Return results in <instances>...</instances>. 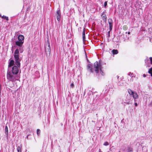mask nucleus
<instances>
[{"label": "nucleus", "mask_w": 152, "mask_h": 152, "mask_svg": "<svg viewBox=\"0 0 152 152\" xmlns=\"http://www.w3.org/2000/svg\"><path fill=\"white\" fill-rule=\"evenodd\" d=\"M149 105L152 107V101H151V102L150 103V104H149Z\"/></svg>", "instance_id": "cd10ccee"}, {"label": "nucleus", "mask_w": 152, "mask_h": 152, "mask_svg": "<svg viewBox=\"0 0 152 152\" xmlns=\"http://www.w3.org/2000/svg\"><path fill=\"white\" fill-rule=\"evenodd\" d=\"M128 92L129 94V95L130 96H132L134 99V102H135L136 101V99L138 98V96L137 93L133 92L132 90L130 89H128Z\"/></svg>", "instance_id": "423d86ee"}, {"label": "nucleus", "mask_w": 152, "mask_h": 152, "mask_svg": "<svg viewBox=\"0 0 152 152\" xmlns=\"http://www.w3.org/2000/svg\"><path fill=\"white\" fill-rule=\"evenodd\" d=\"M103 145L105 146H107L109 145V143L108 142H106L104 143Z\"/></svg>", "instance_id": "412c9836"}, {"label": "nucleus", "mask_w": 152, "mask_h": 152, "mask_svg": "<svg viewBox=\"0 0 152 152\" xmlns=\"http://www.w3.org/2000/svg\"><path fill=\"white\" fill-rule=\"evenodd\" d=\"M128 75L129 76H130L131 77H133V76H132V73H128Z\"/></svg>", "instance_id": "b1692460"}, {"label": "nucleus", "mask_w": 152, "mask_h": 152, "mask_svg": "<svg viewBox=\"0 0 152 152\" xmlns=\"http://www.w3.org/2000/svg\"><path fill=\"white\" fill-rule=\"evenodd\" d=\"M148 72L151 74V76H152V68H151L149 69Z\"/></svg>", "instance_id": "f3484780"}, {"label": "nucleus", "mask_w": 152, "mask_h": 152, "mask_svg": "<svg viewBox=\"0 0 152 152\" xmlns=\"http://www.w3.org/2000/svg\"><path fill=\"white\" fill-rule=\"evenodd\" d=\"M88 70L91 72H93V69L92 66L90 64H88L87 65Z\"/></svg>", "instance_id": "9b49d317"}, {"label": "nucleus", "mask_w": 152, "mask_h": 152, "mask_svg": "<svg viewBox=\"0 0 152 152\" xmlns=\"http://www.w3.org/2000/svg\"><path fill=\"white\" fill-rule=\"evenodd\" d=\"M136 102V101L135 102H134V105L135 106H137L138 104Z\"/></svg>", "instance_id": "bb28decb"}, {"label": "nucleus", "mask_w": 152, "mask_h": 152, "mask_svg": "<svg viewBox=\"0 0 152 152\" xmlns=\"http://www.w3.org/2000/svg\"><path fill=\"white\" fill-rule=\"evenodd\" d=\"M99 152H102V151H101V150L100 149H99Z\"/></svg>", "instance_id": "c756f323"}, {"label": "nucleus", "mask_w": 152, "mask_h": 152, "mask_svg": "<svg viewBox=\"0 0 152 152\" xmlns=\"http://www.w3.org/2000/svg\"><path fill=\"white\" fill-rule=\"evenodd\" d=\"M107 1H106L104 3V7L106 8V7L107 6Z\"/></svg>", "instance_id": "4be33fe9"}, {"label": "nucleus", "mask_w": 152, "mask_h": 152, "mask_svg": "<svg viewBox=\"0 0 152 152\" xmlns=\"http://www.w3.org/2000/svg\"><path fill=\"white\" fill-rule=\"evenodd\" d=\"M104 12L102 14V19L103 20H106V17L105 14H104Z\"/></svg>", "instance_id": "2eb2a0df"}, {"label": "nucleus", "mask_w": 152, "mask_h": 152, "mask_svg": "<svg viewBox=\"0 0 152 152\" xmlns=\"http://www.w3.org/2000/svg\"><path fill=\"white\" fill-rule=\"evenodd\" d=\"M108 37H110V31H109V32H108Z\"/></svg>", "instance_id": "c85d7f7f"}, {"label": "nucleus", "mask_w": 152, "mask_h": 152, "mask_svg": "<svg viewBox=\"0 0 152 152\" xmlns=\"http://www.w3.org/2000/svg\"><path fill=\"white\" fill-rule=\"evenodd\" d=\"M85 28H84L83 31V41H85Z\"/></svg>", "instance_id": "ddd939ff"}, {"label": "nucleus", "mask_w": 152, "mask_h": 152, "mask_svg": "<svg viewBox=\"0 0 152 152\" xmlns=\"http://www.w3.org/2000/svg\"><path fill=\"white\" fill-rule=\"evenodd\" d=\"M70 87L72 88H73L74 86V84H73V83H72L71 85H70Z\"/></svg>", "instance_id": "393cba45"}, {"label": "nucleus", "mask_w": 152, "mask_h": 152, "mask_svg": "<svg viewBox=\"0 0 152 152\" xmlns=\"http://www.w3.org/2000/svg\"><path fill=\"white\" fill-rule=\"evenodd\" d=\"M37 132L38 135H39V134L40 133V130L39 129H37Z\"/></svg>", "instance_id": "5701e85b"}, {"label": "nucleus", "mask_w": 152, "mask_h": 152, "mask_svg": "<svg viewBox=\"0 0 152 152\" xmlns=\"http://www.w3.org/2000/svg\"><path fill=\"white\" fill-rule=\"evenodd\" d=\"M94 67L95 72L96 73H97L100 70V73L102 74L103 72L102 70L101 65L98 61H96L94 64Z\"/></svg>", "instance_id": "f03ea898"}, {"label": "nucleus", "mask_w": 152, "mask_h": 152, "mask_svg": "<svg viewBox=\"0 0 152 152\" xmlns=\"http://www.w3.org/2000/svg\"><path fill=\"white\" fill-rule=\"evenodd\" d=\"M149 59H150V60L151 61V64H152V57H150L149 58Z\"/></svg>", "instance_id": "a878e982"}, {"label": "nucleus", "mask_w": 152, "mask_h": 152, "mask_svg": "<svg viewBox=\"0 0 152 152\" xmlns=\"http://www.w3.org/2000/svg\"><path fill=\"white\" fill-rule=\"evenodd\" d=\"M16 65L17 66V65ZM20 67V66L19 67L18 66H13L12 69V72L13 74L14 75L17 74L19 72L18 68Z\"/></svg>", "instance_id": "6e6552de"}, {"label": "nucleus", "mask_w": 152, "mask_h": 152, "mask_svg": "<svg viewBox=\"0 0 152 152\" xmlns=\"http://www.w3.org/2000/svg\"><path fill=\"white\" fill-rule=\"evenodd\" d=\"M12 73L10 72H7V78L10 81L12 82L15 81L16 80V77Z\"/></svg>", "instance_id": "7ed1b4c3"}, {"label": "nucleus", "mask_w": 152, "mask_h": 152, "mask_svg": "<svg viewBox=\"0 0 152 152\" xmlns=\"http://www.w3.org/2000/svg\"><path fill=\"white\" fill-rule=\"evenodd\" d=\"M108 20L109 25V28L110 31H111L112 29L113 21L111 19H109Z\"/></svg>", "instance_id": "9d476101"}, {"label": "nucleus", "mask_w": 152, "mask_h": 152, "mask_svg": "<svg viewBox=\"0 0 152 152\" xmlns=\"http://www.w3.org/2000/svg\"><path fill=\"white\" fill-rule=\"evenodd\" d=\"M14 64V61L13 60H11L10 61L9 63V64L8 65V66L9 67H11V66H13Z\"/></svg>", "instance_id": "f8f14e48"}, {"label": "nucleus", "mask_w": 152, "mask_h": 152, "mask_svg": "<svg viewBox=\"0 0 152 152\" xmlns=\"http://www.w3.org/2000/svg\"><path fill=\"white\" fill-rule=\"evenodd\" d=\"M2 18L3 19H4L7 20H8V18L6 16L3 15L2 17Z\"/></svg>", "instance_id": "a211bd4d"}, {"label": "nucleus", "mask_w": 152, "mask_h": 152, "mask_svg": "<svg viewBox=\"0 0 152 152\" xmlns=\"http://www.w3.org/2000/svg\"><path fill=\"white\" fill-rule=\"evenodd\" d=\"M5 133L7 137L8 135V127L7 126H6L5 127Z\"/></svg>", "instance_id": "dca6fc26"}, {"label": "nucleus", "mask_w": 152, "mask_h": 152, "mask_svg": "<svg viewBox=\"0 0 152 152\" xmlns=\"http://www.w3.org/2000/svg\"><path fill=\"white\" fill-rule=\"evenodd\" d=\"M143 76L145 77H146V75H145L144 74L143 75Z\"/></svg>", "instance_id": "2f4dec72"}, {"label": "nucleus", "mask_w": 152, "mask_h": 152, "mask_svg": "<svg viewBox=\"0 0 152 152\" xmlns=\"http://www.w3.org/2000/svg\"><path fill=\"white\" fill-rule=\"evenodd\" d=\"M21 152V150L20 151H19V152Z\"/></svg>", "instance_id": "72a5a7b5"}, {"label": "nucleus", "mask_w": 152, "mask_h": 152, "mask_svg": "<svg viewBox=\"0 0 152 152\" xmlns=\"http://www.w3.org/2000/svg\"><path fill=\"white\" fill-rule=\"evenodd\" d=\"M56 15L57 18V20L59 21L60 19V10H58L56 14Z\"/></svg>", "instance_id": "1a4fd4ad"}, {"label": "nucleus", "mask_w": 152, "mask_h": 152, "mask_svg": "<svg viewBox=\"0 0 152 152\" xmlns=\"http://www.w3.org/2000/svg\"><path fill=\"white\" fill-rule=\"evenodd\" d=\"M17 150L18 152H19V151H20L21 150V146H19L17 148Z\"/></svg>", "instance_id": "6ab92c4d"}, {"label": "nucleus", "mask_w": 152, "mask_h": 152, "mask_svg": "<svg viewBox=\"0 0 152 152\" xmlns=\"http://www.w3.org/2000/svg\"><path fill=\"white\" fill-rule=\"evenodd\" d=\"M18 41L15 42V44L18 46L23 45L24 42V37L22 35H19L18 37Z\"/></svg>", "instance_id": "39448f33"}, {"label": "nucleus", "mask_w": 152, "mask_h": 152, "mask_svg": "<svg viewBox=\"0 0 152 152\" xmlns=\"http://www.w3.org/2000/svg\"><path fill=\"white\" fill-rule=\"evenodd\" d=\"M132 97L130 95H127L124 99H123V101L124 103L128 104L130 103L131 102L132 100Z\"/></svg>", "instance_id": "0eeeda50"}, {"label": "nucleus", "mask_w": 152, "mask_h": 152, "mask_svg": "<svg viewBox=\"0 0 152 152\" xmlns=\"http://www.w3.org/2000/svg\"><path fill=\"white\" fill-rule=\"evenodd\" d=\"M0 16L2 18V16L1 15H0Z\"/></svg>", "instance_id": "473e14b6"}, {"label": "nucleus", "mask_w": 152, "mask_h": 152, "mask_svg": "<svg viewBox=\"0 0 152 152\" xmlns=\"http://www.w3.org/2000/svg\"><path fill=\"white\" fill-rule=\"evenodd\" d=\"M123 28L124 30H126L127 29L128 27L124 25V26H123Z\"/></svg>", "instance_id": "aec40b11"}, {"label": "nucleus", "mask_w": 152, "mask_h": 152, "mask_svg": "<svg viewBox=\"0 0 152 152\" xmlns=\"http://www.w3.org/2000/svg\"><path fill=\"white\" fill-rule=\"evenodd\" d=\"M130 32H129L128 33V34H130Z\"/></svg>", "instance_id": "7c9ffc66"}, {"label": "nucleus", "mask_w": 152, "mask_h": 152, "mask_svg": "<svg viewBox=\"0 0 152 152\" xmlns=\"http://www.w3.org/2000/svg\"><path fill=\"white\" fill-rule=\"evenodd\" d=\"M45 49L46 54L47 57H49L50 56V44L48 40H47L45 44Z\"/></svg>", "instance_id": "20e7f679"}, {"label": "nucleus", "mask_w": 152, "mask_h": 152, "mask_svg": "<svg viewBox=\"0 0 152 152\" xmlns=\"http://www.w3.org/2000/svg\"><path fill=\"white\" fill-rule=\"evenodd\" d=\"M21 45V46H19L20 47L19 48H17L15 50L14 53V57L15 60V63L16 65L19 67L20 66V61H21L20 58H19V52L21 53L23 51V47Z\"/></svg>", "instance_id": "f257e3e1"}, {"label": "nucleus", "mask_w": 152, "mask_h": 152, "mask_svg": "<svg viewBox=\"0 0 152 152\" xmlns=\"http://www.w3.org/2000/svg\"><path fill=\"white\" fill-rule=\"evenodd\" d=\"M112 52L113 54H116L118 53V51L117 50L114 49L112 50Z\"/></svg>", "instance_id": "4468645a"}]
</instances>
